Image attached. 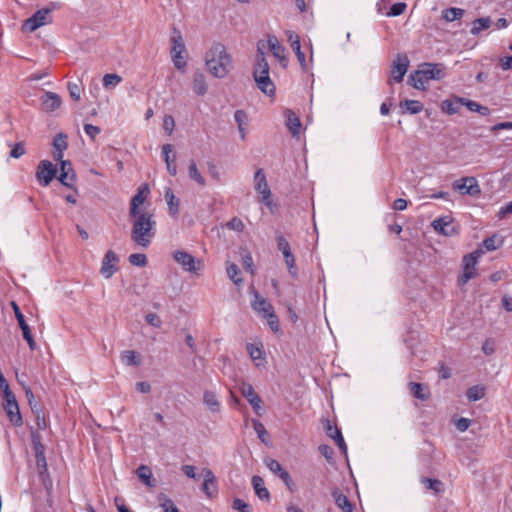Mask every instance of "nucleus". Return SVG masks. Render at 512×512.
I'll list each match as a JSON object with an SVG mask.
<instances>
[{"mask_svg":"<svg viewBox=\"0 0 512 512\" xmlns=\"http://www.w3.org/2000/svg\"><path fill=\"white\" fill-rule=\"evenodd\" d=\"M208 71L216 78H224L233 68V61L227 48L220 42L211 45L205 56Z\"/></svg>","mask_w":512,"mask_h":512,"instance_id":"nucleus-1","label":"nucleus"},{"mask_svg":"<svg viewBox=\"0 0 512 512\" xmlns=\"http://www.w3.org/2000/svg\"><path fill=\"white\" fill-rule=\"evenodd\" d=\"M132 217L134 218L131 229L132 241L139 247H149L156 234V221L153 215L149 212H143Z\"/></svg>","mask_w":512,"mask_h":512,"instance_id":"nucleus-2","label":"nucleus"},{"mask_svg":"<svg viewBox=\"0 0 512 512\" xmlns=\"http://www.w3.org/2000/svg\"><path fill=\"white\" fill-rule=\"evenodd\" d=\"M270 67L266 56L260 45L257 48L256 64L253 70V77L257 88L269 97H273L276 92V86L269 75Z\"/></svg>","mask_w":512,"mask_h":512,"instance_id":"nucleus-3","label":"nucleus"},{"mask_svg":"<svg viewBox=\"0 0 512 512\" xmlns=\"http://www.w3.org/2000/svg\"><path fill=\"white\" fill-rule=\"evenodd\" d=\"M171 58L174 66L180 70L184 71L186 68V60L184 54L186 53V46L183 40V37L179 31H175L171 37Z\"/></svg>","mask_w":512,"mask_h":512,"instance_id":"nucleus-4","label":"nucleus"},{"mask_svg":"<svg viewBox=\"0 0 512 512\" xmlns=\"http://www.w3.org/2000/svg\"><path fill=\"white\" fill-rule=\"evenodd\" d=\"M276 241H277V248L283 255V258H284L285 264L287 266V269L289 271V274L293 278L297 277L296 260L291 251L289 242L286 240V238L282 234H279L276 237Z\"/></svg>","mask_w":512,"mask_h":512,"instance_id":"nucleus-5","label":"nucleus"},{"mask_svg":"<svg viewBox=\"0 0 512 512\" xmlns=\"http://www.w3.org/2000/svg\"><path fill=\"white\" fill-rule=\"evenodd\" d=\"M254 189L261 196V202L267 207H271V190L268 185L266 175L262 168H259L254 175Z\"/></svg>","mask_w":512,"mask_h":512,"instance_id":"nucleus-6","label":"nucleus"},{"mask_svg":"<svg viewBox=\"0 0 512 512\" xmlns=\"http://www.w3.org/2000/svg\"><path fill=\"white\" fill-rule=\"evenodd\" d=\"M51 10L43 8L36 11L30 18H28L23 24V30L27 32H33L39 27L51 22L50 16Z\"/></svg>","mask_w":512,"mask_h":512,"instance_id":"nucleus-7","label":"nucleus"},{"mask_svg":"<svg viewBox=\"0 0 512 512\" xmlns=\"http://www.w3.org/2000/svg\"><path fill=\"white\" fill-rule=\"evenodd\" d=\"M452 188L462 195L476 196L481 192L478 181L474 177H464L455 180L452 183Z\"/></svg>","mask_w":512,"mask_h":512,"instance_id":"nucleus-8","label":"nucleus"},{"mask_svg":"<svg viewBox=\"0 0 512 512\" xmlns=\"http://www.w3.org/2000/svg\"><path fill=\"white\" fill-rule=\"evenodd\" d=\"M119 261V256L113 250H108L101 262V275L105 279H110L117 272Z\"/></svg>","mask_w":512,"mask_h":512,"instance_id":"nucleus-9","label":"nucleus"},{"mask_svg":"<svg viewBox=\"0 0 512 512\" xmlns=\"http://www.w3.org/2000/svg\"><path fill=\"white\" fill-rule=\"evenodd\" d=\"M3 408L9 418V421L14 426H21L23 423L22 416L20 414L19 406L14 394H9L8 397L4 398Z\"/></svg>","mask_w":512,"mask_h":512,"instance_id":"nucleus-10","label":"nucleus"},{"mask_svg":"<svg viewBox=\"0 0 512 512\" xmlns=\"http://www.w3.org/2000/svg\"><path fill=\"white\" fill-rule=\"evenodd\" d=\"M409 67V59L405 54H398L396 59L393 62L391 68V76L389 79V84L393 82L400 83L403 81V78Z\"/></svg>","mask_w":512,"mask_h":512,"instance_id":"nucleus-11","label":"nucleus"},{"mask_svg":"<svg viewBox=\"0 0 512 512\" xmlns=\"http://www.w3.org/2000/svg\"><path fill=\"white\" fill-rule=\"evenodd\" d=\"M480 254V251H474L464 257L463 273L458 280L460 285H465L470 279L473 278L475 274V266L477 264L478 258L480 257Z\"/></svg>","mask_w":512,"mask_h":512,"instance_id":"nucleus-12","label":"nucleus"},{"mask_svg":"<svg viewBox=\"0 0 512 512\" xmlns=\"http://www.w3.org/2000/svg\"><path fill=\"white\" fill-rule=\"evenodd\" d=\"M56 168L49 160H42L37 168L36 178L42 186H48L56 176Z\"/></svg>","mask_w":512,"mask_h":512,"instance_id":"nucleus-13","label":"nucleus"},{"mask_svg":"<svg viewBox=\"0 0 512 512\" xmlns=\"http://www.w3.org/2000/svg\"><path fill=\"white\" fill-rule=\"evenodd\" d=\"M173 257L174 260L188 272H196L201 266L200 260H197L193 255L182 250L176 251Z\"/></svg>","mask_w":512,"mask_h":512,"instance_id":"nucleus-14","label":"nucleus"},{"mask_svg":"<svg viewBox=\"0 0 512 512\" xmlns=\"http://www.w3.org/2000/svg\"><path fill=\"white\" fill-rule=\"evenodd\" d=\"M240 392L247 399V401L250 403V405L252 406L254 412L257 415L261 416L262 400L258 396V394L255 392L253 386L251 384H249V383L243 382L240 385Z\"/></svg>","mask_w":512,"mask_h":512,"instance_id":"nucleus-15","label":"nucleus"},{"mask_svg":"<svg viewBox=\"0 0 512 512\" xmlns=\"http://www.w3.org/2000/svg\"><path fill=\"white\" fill-rule=\"evenodd\" d=\"M251 306L262 318L267 317L268 314L274 312L273 306L262 297L257 291H253V300Z\"/></svg>","mask_w":512,"mask_h":512,"instance_id":"nucleus-16","label":"nucleus"},{"mask_svg":"<svg viewBox=\"0 0 512 512\" xmlns=\"http://www.w3.org/2000/svg\"><path fill=\"white\" fill-rule=\"evenodd\" d=\"M422 74L429 80H441L445 77V66L440 63H424L421 66Z\"/></svg>","mask_w":512,"mask_h":512,"instance_id":"nucleus-17","label":"nucleus"},{"mask_svg":"<svg viewBox=\"0 0 512 512\" xmlns=\"http://www.w3.org/2000/svg\"><path fill=\"white\" fill-rule=\"evenodd\" d=\"M267 43L273 56L279 61L280 65L285 68L288 64V59L285 55V47L279 43L276 36H269Z\"/></svg>","mask_w":512,"mask_h":512,"instance_id":"nucleus-18","label":"nucleus"},{"mask_svg":"<svg viewBox=\"0 0 512 512\" xmlns=\"http://www.w3.org/2000/svg\"><path fill=\"white\" fill-rule=\"evenodd\" d=\"M60 161V174L58 180L67 187H72L73 182L75 181V173L72 168V164L70 161L59 160Z\"/></svg>","mask_w":512,"mask_h":512,"instance_id":"nucleus-19","label":"nucleus"},{"mask_svg":"<svg viewBox=\"0 0 512 512\" xmlns=\"http://www.w3.org/2000/svg\"><path fill=\"white\" fill-rule=\"evenodd\" d=\"M149 192L150 191L147 186H142L138 189L137 193L131 199V204H130V209H129L130 216L140 215L143 213V212L139 211V207L144 203Z\"/></svg>","mask_w":512,"mask_h":512,"instance_id":"nucleus-20","label":"nucleus"},{"mask_svg":"<svg viewBox=\"0 0 512 512\" xmlns=\"http://www.w3.org/2000/svg\"><path fill=\"white\" fill-rule=\"evenodd\" d=\"M204 482L202 484V491L207 497H212L217 492V481L212 470L204 468L202 470Z\"/></svg>","mask_w":512,"mask_h":512,"instance_id":"nucleus-21","label":"nucleus"},{"mask_svg":"<svg viewBox=\"0 0 512 512\" xmlns=\"http://www.w3.org/2000/svg\"><path fill=\"white\" fill-rule=\"evenodd\" d=\"M432 227L445 236H451L455 233V227L449 217H441L433 220Z\"/></svg>","mask_w":512,"mask_h":512,"instance_id":"nucleus-22","label":"nucleus"},{"mask_svg":"<svg viewBox=\"0 0 512 512\" xmlns=\"http://www.w3.org/2000/svg\"><path fill=\"white\" fill-rule=\"evenodd\" d=\"M162 155L166 163L168 173L171 176H175L177 174V167L175 164L176 155L173 153V146L171 144H164L162 146Z\"/></svg>","mask_w":512,"mask_h":512,"instance_id":"nucleus-23","label":"nucleus"},{"mask_svg":"<svg viewBox=\"0 0 512 512\" xmlns=\"http://www.w3.org/2000/svg\"><path fill=\"white\" fill-rule=\"evenodd\" d=\"M169 214L173 218H178L180 213V200L174 195L171 188H166L165 194H164Z\"/></svg>","mask_w":512,"mask_h":512,"instance_id":"nucleus-24","label":"nucleus"},{"mask_svg":"<svg viewBox=\"0 0 512 512\" xmlns=\"http://www.w3.org/2000/svg\"><path fill=\"white\" fill-rule=\"evenodd\" d=\"M41 102L46 111H55L62 103L60 96L54 92H46L41 97Z\"/></svg>","mask_w":512,"mask_h":512,"instance_id":"nucleus-25","label":"nucleus"},{"mask_svg":"<svg viewBox=\"0 0 512 512\" xmlns=\"http://www.w3.org/2000/svg\"><path fill=\"white\" fill-rule=\"evenodd\" d=\"M192 89L195 94L204 96L207 93V83L203 73L196 72L193 76Z\"/></svg>","mask_w":512,"mask_h":512,"instance_id":"nucleus-26","label":"nucleus"},{"mask_svg":"<svg viewBox=\"0 0 512 512\" xmlns=\"http://www.w3.org/2000/svg\"><path fill=\"white\" fill-rule=\"evenodd\" d=\"M67 136L63 133L57 134L53 139V147L56 150L54 154L55 160L63 159V151L67 149Z\"/></svg>","mask_w":512,"mask_h":512,"instance_id":"nucleus-27","label":"nucleus"},{"mask_svg":"<svg viewBox=\"0 0 512 512\" xmlns=\"http://www.w3.org/2000/svg\"><path fill=\"white\" fill-rule=\"evenodd\" d=\"M332 496L337 507L340 508L343 512H353V505L346 495H344L338 489H335L332 492Z\"/></svg>","mask_w":512,"mask_h":512,"instance_id":"nucleus-28","label":"nucleus"},{"mask_svg":"<svg viewBox=\"0 0 512 512\" xmlns=\"http://www.w3.org/2000/svg\"><path fill=\"white\" fill-rule=\"evenodd\" d=\"M137 476L139 479L148 487L153 488L156 486V481L153 479V474L151 469L146 465H140L137 468Z\"/></svg>","mask_w":512,"mask_h":512,"instance_id":"nucleus-29","label":"nucleus"},{"mask_svg":"<svg viewBox=\"0 0 512 512\" xmlns=\"http://www.w3.org/2000/svg\"><path fill=\"white\" fill-rule=\"evenodd\" d=\"M252 485H253L256 495L261 500H267V501L269 500V498H270L269 491L265 487L264 480L260 476L255 475L252 477Z\"/></svg>","mask_w":512,"mask_h":512,"instance_id":"nucleus-30","label":"nucleus"},{"mask_svg":"<svg viewBox=\"0 0 512 512\" xmlns=\"http://www.w3.org/2000/svg\"><path fill=\"white\" fill-rule=\"evenodd\" d=\"M286 125L293 136L300 133L301 121L299 117L291 110L286 112Z\"/></svg>","mask_w":512,"mask_h":512,"instance_id":"nucleus-31","label":"nucleus"},{"mask_svg":"<svg viewBox=\"0 0 512 512\" xmlns=\"http://www.w3.org/2000/svg\"><path fill=\"white\" fill-rule=\"evenodd\" d=\"M422 69H418L410 74L409 83L418 90H425L426 83L428 82L424 74H422Z\"/></svg>","mask_w":512,"mask_h":512,"instance_id":"nucleus-32","label":"nucleus"},{"mask_svg":"<svg viewBox=\"0 0 512 512\" xmlns=\"http://www.w3.org/2000/svg\"><path fill=\"white\" fill-rule=\"evenodd\" d=\"M203 402L212 413H217L220 411V402L218 401L214 392L205 391L203 394Z\"/></svg>","mask_w":512,"mask_h":512,"instance_id":"nucleus-33","label":"nucleus"},{"mask_svg":"<svg viewBox=\"0 0 512 512\" xmlns=\"http://www.w3.org/2000/svg\"><path fill=\"white\" fill-rule=\"evenodd\" d=\"M491 18L490 17H481L473 21L471 34L479 35L481 31L488 29L491 26Z\"/></svg>","mask_w":512,"mask_h":512,"instance_id":"nucleus-34","label":"nucleus"},{"mask_svg":"<svg viewBox=\"0 0 512 512\" xmlns=\"http://www.w3.org/2000/svg\"><path fill=\"white\" fill-rule=\"evenodd\" d=\"M463 106H466L469 111L477 112L482 116L490 114V109L487 106H482L473 100L463 98Z\"/></svg>","mask_w":512,"mask_h":512,"instance_id":"nucleus-35","label":"nucleus"},{"mask_svg":"<svg viewBox=\"0 0 512 512\" xmlns=\"http://www.w3.org/2000/svg\"><path fill=\"white\" fill-rule=\"evenodd\" d=\"M460 106H463V98L461 97L454 100H445L442 103V109L450 115L457 113Z\"/></svg>","mask_w":512,"mask_h":512,"instance_id":"nucleus-36","label":"nucleus"},{"mask_svg":"<svg viewBox=\"0 0 512 512\" xmlns=\"http://www.w3.org/2000/svg\"><path fill=\"white\" fill-rule=\"evenodd\" d=\"M400 106L410 114H418L423 110V104L418 100H405Z\"/></svg>","mask_w":512,"mask_h":512,"instance_id":"nucleus-37","label":"nucleus"},{"mask_svg":"<svg viewBox=\"0 0 512 512\" xmlns=\"http://www.w3.org/2000/svg\"><path fill=\"white\" fill-rule=\"evenodd\" d=\"M188 174H189V177L193 181H195L197 184H199L200 186H205V184H206L205 178L199 172V170L197 168V165H196L194 160H192L190 162V165H189V168H188Z\"/></svg>","mask_w":512,"mask_h":512,"instance_id":"nucleus-38","label":"nucleus"},{"mask_svg":"<svg viewBox=\"0 0 512 512\" xmlns=\"http://www.w3.org/2000/svg\"><path fill=\"white\" fill-rule=\"evenodd\" d=\"M463 15H464V10L461 8L451 7V8L445 9L443 11V18L447 22H453L455 20H458V19L462 18Z\"/></svg>","mask_w":512,"mask_h":512,"instance_id":"nucleus-39","label":"nucleus"},{"mask_svg":"<svg viewBox=\"0 0 512 512\" xmlns=\"http://www.w3.org/2000/svg\"><path fill=\"white\" fill-rule=\"evenodd\" d=\"M121 360L125 365L128 366H138L140 364L138 355L132 350L124 351L121 355Z\"/></svg>","mask_w":512,"mask_h":512,"instance_id":"nucleus-40","label":"nucleus"},{"mask_svg":"<svg viewBox=\"0 0 512 512\" xmlns=\"http://www.w3.org/2000/svg\"><path fill=\"white\" fill-rule=\"evenodd\" d=\"M484 395L485 389L479 385L470 387L466 392V396L470 401H478L482 399Z\"/></svg>","mask_w":512,"mask_h":512,"instance_id":"nucleus-41","label":"nucleus"},{"mask_svg":"<svg viewBox=\"0 0 512 512\" xmlns=\"http://www.w3.org/2000/svg\"><path fill=\"white\" fill-rule=\"evenodd\" d=\"M122 81L121 76L115 73L105 74L103 77V86L104 88H113L119 85Z\"/></svg>","mask_w":512,"mask_h":512,"instance_id":"nucleus-42","label":"nucleus"},{"mask_svg":"<svg viewBox=\"0 0 512 512\" xmlns=\"http://www.w3.org/2000/svg\"><path fill=\"white\" fill-rule=\"evenodd\" d=\"M23 338L27 341L29 348L34 351L37 349V344L32 336L31 329L27 323L20 326Z\"/></svg>","mask_w":512,"mask_h":512,"instance_id":"nucleus-43","label":"nucleus"},{"mask_svg":"<svg viewBox=\"0 0 512 512\" xmlns=\"http://www.w3.org/2000/svg\"><path fill=\"white\" fill-rule=\"evenodd\" d=\"M265 465L272 473H274L278 477H280V475H282V473L286 471L279 461L272 458L265 459Z\"/></svg>","mask_w":512,"mask_h":512,"instance_id":"nucleus-44","label":"nucleus"},{"mask_svg":"<svg viewBox=\"0 0 512 512\" xmlns=\"http://www.w3.org/2000/svg\"><path fill=\"white\" fill-rule=\"evenodd\" d=\"M128 261L131 265L137 267H145L147 265V257L143 253H134L128 257Z\"/></svg>","mask_w":512,"mask_h":512,"instance_id":"nucleus-45","label":"nucleus"},{"mask_svg":"<svg viewBox=\"0 0 512 512\" xmlns=\"http://www.w3.org/2000/svg\"><path fill=\"white\" fill-rule=\"evenodd\" d=\"M410 391L413 394L414 397L426 400L428 395L424 392L425 387L420 383L411 382L410 384Z\"/></svg>","mask_w":512,"mask_h":512,"instance_id":"nucleus-46","label":"nucleus"},{"mask_svg":"<svg viewBox=\"0 0 512 512\" xmlns=\"http://www.w3.org/2000/svg\"><path fill=\"white\" fill-rule=\"evenodd\" d=\"M158 500L164 512H179L178 508L174 505L173 501L167 498L165 495H159Z\"/></svg>","mask_w":512,"mask_h":512,"instance_id":"nucleus-47","label":"nucleus"},{"mask_svg":"<svg viewBox=\"0 0 512 512\" xmlns=\"http://www.w3.org/2000/svg\"><path fill=\"white\" fill-rule=\"evenodd\" d=\"M407 8V5L406 3L404 2H398V3H395L393 4L391 7H390V10L386 13V15L388 17H395V16H399L401 14L404 13V11L406 10Z\"/></svg>","mask_w":512,"mask_h":512,"instance_id":"nucleus-48","label":"nucleus"},{"mask_svg":"<svg viewBox=\"0 0 512 512\" xmlns=\"http://www.w3.org/2000/svg\"><path fill=\"white\" fill-rule=\"evenodd\" d=\"M227 274L236 285H239L242 282V279L238 277V275L240 274V269L236 264L228 265Z\"/></svg>","mask_w":512,"mask_h":512,"instance_id":"nucleus-49","label":"nucleus"},{"mask_svg":"<svg viewBox=\"0 0 512 512\" xmlns=\"http://www.w3.org/2000/svg\"><path fill=\"white\" fill-rule=\"evenodd\" d=\"M423 483L426 485V487L428 489H431V490H433L436 493L441 492L442 489H443L442 482L440 480H437V479L425 478L423 480Z\"/></svg>","mask_w":512,"mask_h":512,"instance_id":"nucleus-50","label":"nucleus"},{"mask_svg":"<svg viewBox=\"0 0 512 512\" xmlns=\"http://www.w3.org/2000/svg\"><path fill=\"white\" fill-rule=\"evenodd\" d=\"M234 119H235V122L237 123L238 128L248 126V117H247V114L243 110L235 111Z\"/></svg>","mask_w":512,"mask_h":512,"instance_id":"nucleus-51","label":"nucleus"},{"mask_svg":"<svg viewBox=\"0 0 512 512\" xmlns=\"http://www.w3.org/2000/svg\"><path fill=\"white\" fill-rule=\"evenodd\" d=\"M253 428L257 433L259 439L262 442H265V436L267 435V430L265 426L259 420H252Z\"/></svg>","mask_w":512,"mask_h":512,"instance_id":"nucleus-52","label":"nucleus"},{"mask_svg":"<svg viewBox=\"0 0 512 512\" xmlns=\"http://www.w3.org/2000/svg\"><path fill=\"white\" fill-rule=\"evenodd\" d=\"M232 507L239 512H253L251 506L248 503L238 498L233 501Z\"/></svg>","mask_w":512,"mask_h":512,"instance_id":"nucleus-53","label":"nucleus"},{"mask_svg":"<svg viewBox=\"0 0 512 512\" xmlns=\"http://www.w3.org/2000/svg\"><path fill=\"white\" fill-rule=\"evenodd\" d=\"M226 227L237 232H242L244 229V224L241 219L233 217L226 223Z\"/></svg>","mask_w":512,"mask_h":512,"instance_id":"nucleus-54","label":"nucleus"},{"mask_svg":"<svg viewBox=\"0 0 512 512\" xmlns=\"http://www.w3.org/2000/svg\"><path fill=\"white\" fill-rule=\"evenodd\" d=\"M247 351H248L250 357L253 360H258V359H262L263 358V351H262V349L259 348L256 345H254V344H248L247 345Z\"/></svg>","mask_w":512,"mask_h":512,"instance_id":"nucleus-55","label":"nucleus"},{"mask_svg":"<svg viewBox=\"0 0 512 512\" xmlns=\"http://www.w3.org/2000/svg\"><path fill=\"white\" fill-rule=\"evenodd\" d=\"M175 127V120L172 115H165L163 119V129L168 134L171 135Z\"/></svg>","mask_w":512,"mask_h":512,"instance_id":"nucleus-56","label":"nucleus"},{"mask_svg":"<svg viewBox=\"0 0 512 512\" xmlns=\"http://www.w3.org/2000/svg\"><path fill=\"white\" fill-rule=\"evenodd\" d=\"M264 319L267 320V323L272 331L278 332L280 329L279 320L275 312H272L271 314H268L267 317H264Z\"/></svg>","mask_w":512,"mask_h":512,"instance_id":"nucleus-57","label":"nucleus"},{"mask_svg":"<svg viewBox=\"0 0 512 512\" xmlns=\"http://www.w3.org/2000/svg\"><path fill=\"white\" fill-rule=\"evenodd\" d=\"M334 433L336 436V439L334 440L336 445L339 447L340 451L346 455L347 445L345 444L341 431L339 429H334Z\"/></svg>","mask_w":512,"mask_h":512,"instance_id":"nucleus-58","label":"nucleus"},{"mask_svg":"<svg viewBox=\"0 0 512 512\" xmlns=\"http://www.w3.org/2000/svg\"><path fill=\"white\" fill-rule=\"evenodd\" d=\"M334 433L336 436V439L334 440L336 445L339 447L340 451L346 455L347 445L345 444L341 431L339 429H334Z\"/></svg>","mask_w":512,"mask_h":512,"instance_id":"nucleus-59","label":"nucleus"},{"mask_svg":"<svg viewBox=\"0 0 512 512\" xmlns=\"http://www.w3.org/2000/svg\"><path fill=\"white\" fill-rule=\"evenodd\" d=\"M145 320L146 322L155 327V328H160L161 325H162V321L160 319V317L156 314V313H148L146 316H145Z\"/></svg>","mask_w":512,"mask_h":512,"instance_id":"nucleus-60","label":"nucleus"},{"mask_svg":"<svg viewBox=\"0 0 512 512\" xmlns=\"http://www.w3.org/2000/svg\"><path fill=\"white\" fill-rule=\"evenodd\" d=\"M24 154H25V147L22 142L16 143L12 147L11 152H10V156L15 159L20 158Z\"/></svg>","mask_w":512,"mask_h":512,"instance_id":"nucleus-61","label":"nucleus"},{"mask_svg":"<svg viewBox=\"0 0 512 512\" xmlns=\"http://www.w3.org/2000/svg\"><path fill=\"white\" fill-rule=\"evenodd\" d=\"M84 131L92 139H94L101 132V130L98 126H95L92 124H85Z\"/></svg>","mask_w":512,"mask_h":512,"instance_id":"nucleus-62","label":"nucleus"},{"mask_svg":"<svg viewBox=\"0 0 512 512\" xmlns=\"http://www.w3.org/2000/svg\"><path fill=\"white\" fill-rule=\"evenodd\" d=\"M68 90H69L71 98H73L76 101H78L80 99L81 90L77 84L69 83Z\"/></svg>","mask_w":512,"mask_h":512,"instance_id":"nucleus-63","label":"nucleus"},{"mask_svg":"<svg viewBox=\"0 0 512 512\" xmlns=\"http://www.w3.org/2000/svg\"><path fill=\"white\" fill-rule=\"evenodd\" d=\"M512 213V201L502 206L498 211V217L500 219L505 218L507 215Z\"/></svg>","mask_w":512,"mask_h":512,"instance_id":"nucleus-64","label":"nucleus"}]
</instances>
